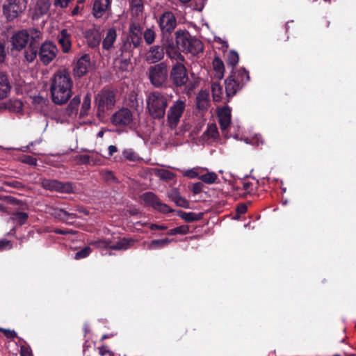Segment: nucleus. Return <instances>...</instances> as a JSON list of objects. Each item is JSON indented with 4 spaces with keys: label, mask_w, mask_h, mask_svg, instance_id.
I'll return each instance as SVG.
<instances>
[{
    "label": "nucleus",
    "mask_w": 356,
    "mask_h": 356,
    "mask_svg": "<svg viewBox=\"0 0 356 356\" xmlns=\"http://www.w3.org/2000/svg\"><path fill=\"white\" fill-rule=\"evenodd\" d=\"M81 103L79 95L74 96L65 109V114L70 118H74L78 114V108Z\"/></svg>",
    "instance_id": "nucleus-28"
},
{
    "label": "nucleus",
    "mask_w": 356,
    "mask_h": 356,
    "mask_svg": "<svg viewBox=\"0 0 356 356\" xmlns=\"http://www.w3.org/2000/svg\"><path fill=\"white\" fill-rule=\"evenodd\" d=\"M129 33L142 34L140 26L136 23H132L129 26Z\"/></svg>",
    "instance_id": "nucleus-56"
},
{
    "label": "nucleus",
    "mask_w": 356,
    "mask_h": 356,
    "mask_svg": "<svg viewBox=\"0 0 356 356\" xmlns=\"http://www.w3.org/2000/svg\"><path fill=\"white\" fill-rule=\"evenodd\" d=\"M164 49L169 58L175 59L177 61H184V58L179 52L177 48V44H175L172 42L165 44Z\"/></svg>",
    "instance_id": "nucleus-24"
},
{
    "label": "nucleus",
    "mask_w": 356,
    "mask_h": 356,
    "mask_svg": "<svg viewBox=\"0 0 356 356\" xmlns=\"http://www.w3.org/2000/svg\"><path fill=\"white\" fill-rule=\"evenodd\" d=\"M218 120L220 129L225 137H229L228 129L232 128L231 110L228 106H224L218 110Z\"/></svg>",
    "instance_id": "nucleus-15"
},
{
    "label": "nucleus",
    "mask_w": 356,
    "mask_h": 356,
    "mask_svg": "<svg viewBox=\"0 0 356 356\" xmlns=\"http://www.w3.org/2000/svg\"><path fill=\"white\" fill-rule=\"evenodd\" d=\"M164 47L161 45L151 46L144 54L143 59L148 64H157L164 58Z\"/></svg>",
    "instance_id": "nucleus-14"
},
{
    "label": "nucleus",
    "mask_w": 356,
    "mask_h": 356,
    "mask_svg": "<svg viewBox=\"0 0 356 356\" xmlns=\"http://www.w3.org/2000/svg\"><path fill=\"white\" fill-rule=\"evenodd\" d=\"M130 6L133 13L136 15H138L142 13L144 6L143 0H131Z\"/></svg>",
    "instance_id": "nucleus-45"
},
{
    "label": "nucleus",
    "mask_w": 356,
    "mask_h": 356,
    "mask_svg": "<svg viewBox=\"0 0 356 356\" xmlns=\"http://www.w3.org/2000/svg\"><path fill=\"white\" fill-rule=\"evenodd\" d=\"M86 38L88 44L91 47H97L101 42V35L99 31L95 29H88L86 32Z\"/></svg>",
    "instance_id": "nucleus-25"
},
{
    "label": "nucleus",
    "mask_w": 356,
    "mask_h": 356,
    "mask_svg": "<svg viewBox=\"0 0 356 356\" xmlns=\"http://www.w3.org/2000/svg\"><path fill=\"white\" fill-rule=\"evenodd\" d=\"M243 79L236 81L228 77L225 80V91L228 97H233L243 86L241 85Z\"/></svg>",
    "instance_id": "nucleus-21"
},
{
    "label": "nucleus",
    "mask_w": 356,
    "mask_h": 356,
    "mask_svg": "<svg viewBox=\"0 0 356 356\" xmlns=\"http://www.w3.org/2000/svg\"><path fill=\"white\" fill-rule=\"evenodd\" d=\"M5 46L3 44H0V64L2 63L6 58Z\"/></svg>",
    "instance_id": "nucleus-62"
},
{
    "label": "nucleus",
    "mask_w": 356,
    "mask_h": 356,
    "mask_svg": "<svg viewBox=\"0 0 356 356\" xmlns=\"http://www.w3.org/2000/svg\"><path fill=\"white\" fill-rule=\"evenodd\" d=\"M148 77L151 83L155 87L161 86L168 78V66L163 63H159L148 69Z\"/></svg>",
    "instance_id": "nucleus-5"
},
{
    "label": "nucleus",
    "mask_w": 356,
    "mask_h": 356,
    "mask_svg": "<svg viewBox=\"0 0 356 356\" xmlns=\"http://www.w3.org/2000/svg\"><path fill=\"white\" fill-rule=\"evenodd\" d=\"M211 92L213 100L220 102L222 99L223 90L222 87L218 82H213L211 85Z\"/></svg>",
    "instance_id": "nucleus-40"
},
{
    "label": "nucleus",
    "mask_w": 356,
    "mask_h": 356,
    "mask_svg": "<svg viewBox=\"0 0 356 356\" xmlns=\"http://www.w3.org/2000/svg\"><path fill=\"white\" fill-rule=\"evenodd\" d=\"M247 211V206L241 204L237 207L236 212L238 215L245 213Z\"/></svg>",
    "instance_id": "nucleus-64"
},
{
    "label": "nucleus",
    "mask_w": 356,
    "mask_h": 356,
    "mask_svg": "<svg viewBox=\"0 0 356 356\" xmlns=\"http://www.w3.org/2000/svg\"><path fill=\"white\" fill-rule=\"evenodd\" d=\"M32 102L37 108L41 109L44 106L47 105L48 100L47 98L38 95L32 97Z\"/></svg>",
    "instance_id": "nucleus-47"
},
{
    "label": "nucleus",
    "mask_w": 356,
    "mask_h": 356,
    "mask_svg": "<svg viewBox=\"0 0 356 356\" xmlns=\"http://www.w3.org/2000/svg\"><path fill=\"white\" fill-rule=\"evenodd\" d=\"M144 40L147 45H151L154 43L156 38V32L152 28L146 29L143 33Z\"/></svg>",
    "instance_id": "nucleus-43"
},
{
    "label": "nucleus",
    "mask_w": 356,
    "mask_h": 356,
    "mask_svg": "<svg viewBox=\"0 0 356 356\" xmlns=\"http://www.w3.org/2000/svg\"><path fill=\"white\" fill-rule=\"evenodd\" d=\"M21 356H33L31 350L29 347L22 346L20 348Z\"/></svg>",
    "instance_id": "nucleus-59"
},
{
    "label": "nucleus",
    "mask_w": 356,
    "mask_h": 356,
    "mask_svg": "<svg viewBox=\"0 0 356 356\" xmlns=\"http://www.w3.org/2000/svg\"><path fill=\"white\" fill-rule=\"evenodd\" d=\"M204 171H207V168L202 167H195L183 171V175L191 179L195 177L199 178L201 173L204 172Z\"/></svg>",
    "instance_id": "nucleus-41"
},
{
    "label": "nucleus",
    "mask_w": 356,
    "mask_h": 356,
    "mask_svg": "<svg viewBox=\"0 0 356 356\" xmlns=\"http://www.w3.org/2000/svg\"><path fill=\"white\" fill-rule=\"evenodd\" d=\"M73 81L66 70L56 72L51 79L50 92L52 101L58 105L68 102L72 95Z\"/></svg>",
    "instance_id": "nucleus-1"
},
{
    "label": "nucleus",
    "mask_w": 356,
    "mask_h": 356,
    "mask_svg": "<svg viewBox=\"0 0 356 356\" xmlns=\"http://www.w3.org/2000/svg\"><path fill=\"white\" fill-rule=\"evenodd\" d=\"M29 33L27 30H22L15 33L10 40L13 47L21 50L26 47L29 42Z\"/></svg>",
    "instance_id": "nucleus-16"
},
{
    "label": "nucleus",
    "mask_w": 356,
    "mask_h": 356,
    "mask_svg": "<svg viewBox=\"0 0 356 356\" xmlns=\"http://www.w3.org/2000/svg\"><path fill=\"white\" fill-rule=\"evenodd\" d=\"M58 44L63 53H68L72 47L71 32L66 29H62L57 36Z\"/></svg>",
    "instance_id": "nucleus-19"
},
{
    "label": "nucleus",
    "mask_w": 356,
    "mask_h": 356,
    "mask_svg": "<svg viewBox=\"0 0 356 356\" xmlns=\"http://www.w3.org/2000/svg\"><path fill=\"white\" fill-rule=\"evenodd\" d=\"M142 34L129 33L128 38L124 41L121 51H130L138 48L142 43Z\"/></svg>",
    "instance_id": "nucleus-18"
},
{
    "label": "nucleus",
    "mask_w": 356,
    "mask_h": 356,
    "mask_svg": "<svg viewBox=\"0 0 356 356\" xmlns=\"http://www.w3.org/2000/svg\"><path fill=\"white\" fill-rule=\"evenodd\" d=\"M38 55L37 47L33 44H29L24 51L25 60L29 63L33 62Z\"/></svg>",
    "instance_id": "nucleus-36"
},
{
    "label": "nucleus",
    "mask_w": 356,
    "mask_h": 356,
    "mask_svg": "<svg viewBox=\"0 0 356 356\" xmlns=\"http://www.w3.org/2000/svg\"><path fill=\"white\" fill-rule=\"evenodd\" d=\"M175 36L177 48L186 52L191 35L186 31L179 30L175 33Z\"/></svg>",
    "instance_id": "nucleus-23"
},
{
    "label": "nucleus",
    "mask_w": 356,
    "mask_h": 356,
    "mask_svg": "<svg viewBox=\"0 0 356 356\" xmlns=\"http://www.w3.org/2000/svg\"><path fill=\"white\" fill-rule=\"evenodd\" d=\"M173 240L170 238H162L152 240L149 243H145L147 244V249L149 250H159L163 248L170 243Z\"/></svg>",
    "instance_id": "nucleus-31"
},
{
    "label": "nucleus",
    "mask_w": 356,
    "mask_h": 356,
    "mask_svg": "<svg viewBox=\"0 0 356 356\" xmlns=\"http://www.w3.org/2000/svg\"><path fill=\"white\" fill-rule=\"evenodd\" d=\"M169 97L159 91L150 92L147 99V108L149 115L155 119L163 118L168 105Z\"/></svg>",
    "instance_id": "nucleus-2"
},
{
    "label": "nucleus",
    "mask_w": 356,
    "mask_h": 356,
    "mask_svg": "<svg viewBox=\"0 0 356 356\" xmlns=\"http://www.w3.org/2000/svg\"><path fill=\"white\" fill-rule=\"evenodd\" d=\"M91 248L89 246H86L81 250L76 252L74 259L79 260L87 257L91 253Z\"/></svg>",
    "instance_id": "nucleus-50"
},
{
    "label": "nucleus",
    "mask_w": 356,
    "mask_h": 356,
    "mask_svg": "<svg viewBox=\"0 0 356 356\" xmlns=\"http://www.w3.org/2000/svg\"><path fill=\"white\" fill-rule=\"evenodd\" d=\"M175 229L177 234H186L189 232V227L187 225H181Z\"/></svg>",
    "instance_id": "nucleus-57"
},
{
    "label": "nucleus",
    "mask_w": 356,
    "mask_h": 356,
    "mask_svg": "<svg viewBox=\"0 0 356 356\" xmlns=\"http://www.w3.org/2000/svg\"><path fill=\"white\" fill-rule=\"evenodd\" d=\"M154 173L156 177L164 181H170L175 178L173 172L162 168L155 169Z\"/></svg>",
    "instance_id": "nucleus-42"
},
{
    "label": "nucleus",
    "mask_w": 356,
    "mask_h": 356,
    "mask_svg": "<svg viewBox=\"0 0 356 356\" xmlns=\"http://www.w3.org/2000/svg\"><path fill=\"white\" fill-rule=\"evenodd\" d=\"M77 160L82 164L90 163V156L88 155H79L77 156Z\"/></svg>",
    "instance_id": "nucleus-61"
},
{
    "label": "nucleus",
    "mask_w": 356,
    "mask_h": 356,
    "mask_svg": "<svg viewBox=\"0 0 356 356\" xmlns=\"http://www.w3.org/2000/svg\"><path fill=\"white\" fill-rule=\"evenodd\" d=\"M157 23L162 34H171L177 26V19L172 12L167 10L159 16Z\"/></svg>",
    "instance_id": "nucleus-8"
},
{
    "label": "nucleus",
    "mask_w": 356,
    "mask_h": 356,
    "mask_svg": "<svg viewBox=\"0 0 356 356\" xmlns=\"http://www.w3.org/2000/svg\"><path fill=\"white\" fill-rule=\"evenodd\" d=\"M134 241L131 238H122L119 239L115 243H112L111 241L99 240L91 241L89 244L95 245L98 248H110L115 250H126L129 249L134 244Z\"/></svg>",
    "instance_id": "nucleus-7"
},
{
    "label": "nucleus",
    "mask_w": 356,
    "mask_h": 356,
    "mask_svg": "<svg viewBox=\"0 0 356 356\" xmlns=\"http://www.w3.org/2000/svg\"><path fill=\"white\" fill-rule=\"evenodd\" d=\"M122 155L125 159L130 161H138L140 159L139 155L131 148L124 149Z\"/></svg>",
    "instance_id": "nucleus-44"
},
{
    "label": "nucleus",
    "mask_w": 356,
    "mask_h": 356,
    "mask_svg": "<svg viewBox=\"0 0 356 356\" xmlns=\"http://www.w3.org/2000/svg\"><path fill=\"white\" fill-rule=\"evenodd\" d=\"M229 77L236 81L243 79L242 86H244L250 79L249 74L244 68L232 71Z\"/></svg>",
    "instance_id": "nucleus-32"
},
{
    "label": "nucleus",
    "mask_w": 356,
    "mask_h": 356,
    "mask_svg": "<svg viewBox=\"0 0 356 356\" xmlns=\"http://www.w3.org/2000/svg\"><path fill=\"white\" fill-rule=\"evenodd\" d=\"M90 57L88 55L85 54L82 56L77 61L76 67L74 70V74L77 76H83L90 67Z\"/></svg>",
    "instance_id": "nucleus-22"
},
{
    "label": "nucleus",
    "mask_w": 356,
    "mask_h": 356,
    "mask_svg": "<svg viewBox=\"0 0 356 356\" xmlns=\"http://www.w3.org/2000/svg\"><path fill=\"white\" fill-rule=\"evenodd\" d=\"M208 135L211 137L215 138L218 134V129L216 124H211L208 127Z\"/></svg>",
    "instance_id": "nucleus-55"
},
{
    "label": "nucleus",
    "mask_w": 356,
    "mask_h": 356,
    "mask_svg": "<svg viewBox=\"0 0 356 356\" xmlns=\"http://www.w3.org/2000/svg\"><path fill=\"white\" fill-rule=\"evenodd\" d=\"M91 107V95L87 93L83 99V102L80 111V117L83 118L88 114V111Z\"/></svg>",
    "instance_id": "nucleus-39"
},
{
    "label": "nucleus",
    "mask_w": 356,
    "mask_h": 356,
    "mask_svg": "<svg viewBox=\"0 0 356 356\" xmlns=\"http://www.w3.org/2000/svg\"><path fill=\"white\" fill-rule=\"evenodd\" d=\"M28 0H6L3 12L8 21L17 18L26 9Z\"/></svg>",
    "instance_id": "nucleus-6"
},
{
    "label": "nucleus",
    "mask_w": 356,
    "mask_h": 356,
    "mask_svg": "<svg viewBox=\"0 0 356 356\" xmlns=\"http://www.w3.org/2000/svg\"><path fill=\"white\" fill-rule=\"evenodd\" d=\"M10 91V86L7 77L0 74V99L5 98Z\"/></svg>",
    "instance_id": "nucleus-37"
},
{
    "label": "nucleus",
    "mask_w": 356,
    "mask_h": 356,
    "mask_svg": "<svg viewBox=\"0 0 356 356\" xmlns=\"http://www.w3.org/2000/svg\"><path fill=\"white\" fill-rule=\"evenodd\" d=\"M115 104V94L109 89H103L95 96V104L98 118H103L105 114L113 109Z\"/></svg>",
    "instance_id": "nucleus-3"
},
{
    "label": "nucleus",
    "mask_w": 356,
    "mask_h": 356,
    "mask_svg": "<svg viewBox=\"0 0 356 356\" xmlns=\"http://www.w3.org/2000/svg\"><path fill=\"white\" fill-rule=\"evenodd\" d=\"M42 185L47 190L60 193H70L74 191L73 184L70 182H61L56 179H44Z\"/></svg>",
    "instance_id": "nucleus-12"
},
{
    "label": "nucleus",
    "mask_w": 356,
    "mask_h": 356,
    "mask_svg": "<svg viewBox=\"0 0 356 356\" xmlns=\"http://www.w3.org/2000/svg\"><path fill=\"white\" fill-rule=\"evenodd\" d=\"M111 6L110 0H95L92 13L95 18H100L108 10Z\"/></svg>",
    "instance_id": "nucleus-20"
},
{
    "label": "nucleus",
    "mask_w": 356,
    "mask_h": 356,
    "mask_svg": "<svg viewBox=\"0 0 356 356\" xmlns=\"http://www.w3.org/2000/svg\"><path fill=\"white\" fill-rule=\"evenodd\" d=\"M50 6V0H36L32 10V18L33 19H38L41 17L47 15Z\"/></svg>",
    "instance_id": "nucleus-17"
},
{
    "label": "nucleus",
    "mask_w": 356,
    "mask_h": 356,
    "mask_svg": "<svg viewBox=\"0 0 356 356\" xmlns=\"http://www.w3.org/2000/svg\"><path fill=\"white\" fill-rule=\"evenodd\" d=\"M168 197L178 207L188 208L189 206L188 202L180 195L177 188H172L168 192Z\"/></svg>",
    "instance_id": "nucleus-26"
},
{
    "label": "nucleus",
    "mask_w": 356,
    "mask_h": 356,
    "mask_svg": "<svg viewBox=\"0 0 356 356\" xmlns=\"http://www.w3.org/2000/svg\"><path fill=\"white\" fill-rule=\"evenodd\" d=\"M149 229L151 230H154V229L165 230V229H167V227L163 225L151 224L149 225Z\"/></svg>",
    "instance_id": "nucleus-63"
},
{
    "label": "nucleus",
    "mask_w": 356,
    "mask_h": 356,
    "mask_svg": "<svg viewBox=\"0 0 356 356\" xmlns=\"http://www.w3.org/2000/svg\"><path fill=\"white\" fill-rule=\"evenodd\" d=\"M27 31L29 33V44L36 47V44L42 40V32L37 29H31Z\"/></svg>",
    "instance_id": "nucleus-34"
},
{
    "label": "nucleus",
    "mask_w": 356,
    "mask_h": 356,
    "mask_svg": "<svg viewBox=\"0 0 356 356\" xmlns=\"http://www.w3.org/2000/svg\"><path fill=\"white\" fill-rule=\"evenodd\" d=\"M52 214L56 217L66 222H72L76 218L75 214L70 213L63 209H55Z\"/></svg>",
    "instance_id": "nucleus-33"
},
{
    "label": "nucleus",
    "mask_w": 356,
    "mask_h": 356,
    "mask_svg": "<svg viewBox=\"0 0 356 356\" xmlns=\"http://www.w3.org/2000/svg\"><path fill=\"white\" fill-rule=\"evenodd\" d=\"M142 200L144 202L152 207L155 210H157L162 213H170L172 210L166 204L162 203L158 197L152 192H146L141 196Z\"/></svg>",
    "instance_id": "nucleus-13"
},
{
    "label": "nucleus",
    "mask_w": 356,
    "mask_h": 356,
    "mask_svg": "<svg viewBox=\"0 0 356 356\" xmlns=\"http://www.w3.org/2000/svg\"><path fill=\"white\" fill-rule=\"evenodd\" d=\"M58 48L52 42H43L38 51L40 61L45 65L49 64L56 56Z\"/></svg>",
    "instance_id": "nucleus-10"
},
{
    "label": "nucleus",
    "mask_w": 356,
    "mask_h": 356,
    "mask_svg": "<svg viewBox=\"0 0 356 356\" xmlns=\"http://www.w3.org/2000/svg\"><path fill=\"white\" fill-rule=\"evenodd\" d=\"M21 161L24 163L35 166L37 165V159L31 156L25 155L22 157Z\"/></svg>",
    "instance_id": "nucleus-51"
},
{
    "label": "nucleus",
    "mask_w": 356,
    "mask_h": 356,
    "mask_svg": "<svg viewBox=\"0 0 356 356\" xmlns=\"http://www.w3.org/2000/svg\"><path fill=\"white\" fill-rule=\"evenodd\" d=\"M0 332H3L8 339H14L17 337V332L15 330L0 327Z\"/></svg>",
    "instance_id": "nucleus-52"
},
{
    "label": "nucleus",
    "mask_w": 356,
    "mask_h": 356,
    "mask_svg": "<svg viewBox=\"0 0 356 356\" xmlns=\"http://www.w3.org/2000/svg\"><path fill=\"white\" fill-rule=\"evenodd\" d=\"M239 60V57L237 52L234 51H231L228 54L227 57V64L232 67H234L237 65Z\"/></svg>",
    "instance_id": "nucleus-49"
},
{
    "label": "nucleus",
    "mask_w": 356,
    "mask_h": 356,
    "mask_svg": "<svg viewBox=\"0 0 356 356\" xmlns=\"http://www.w3.org/2000/svg\"><path fill=\"white\" fill-rule=\"evenodd\" d=\"M195 5L193 9L197 11H202L207 0H194Z\"/></svg>",
    "instance_id": "nucleus-54"
},
{
    "label": "nucleus",
    "mask_w": 356,
    "mask_h": 356,
    "mask_svg": "<svg viewBox=\"0 0 356 356\" xmlns=\"http://www.w3.org/2000/svg\"><path fill=\"white\" fill-rule=\"evenodd\" d=\"M196 105L200 110H207L209 106V94L207 90H201L196 97Z\"/></svg>",
    "instance_id": "nucleus-29"
},
{
    "label": "nucleus",
    "mask_w": 356,
    "mask_h": 356,
    "mask_svg": "<svg viewBox=\"0 0 356 356\" xmlns=\"http://www.w3.org/2000/svg\"><path fill=\"white\" fill-rule=\"evenodd\" d=\"M181 217L186 222H193L200 220L202 218V213H195L193 212H184Z\"/></svg>",
    "instance_id": "nucleus-46"
},
{
    "label": "nucleus",
    "mask_w": 356,
    "mask_h": 356,
    "mask_svg": "<svg viewBox=\"0 0 356 356\" xmlns=\"http://www.w3.org/2000/svg\"><path fill=\"white\" fill-rule=\"evenodd\" d=\"M117 33L113 28L109 29L102 41V47L105 50L111 49L116 40Z\"/></svg>",
    "instance_id": "nucleus-27"
},
{
    "label": "nucleus",
    "mask_w": 356,
    "mask_h": 356,
    "mask_svg": "<svg viewBox=\"0 0 356 356\" xmlns=\"http://www.w3.org/2000/svg\"><path fill=\"white\" fill-rule=\"evenodd\" d=\"M182 62L177 61L172 67L170 73L172 81L177 87L185 85L188 80L186 69Z\"/></svg>",
    "instance_id": "nucleus-11"
},
{
    "label": "nucleus",
    "mask_w": 356,
    "mask_h": 356,
    "mask_svg": "<svg viewBox=\"0 0 356 356\" xmlns=\"http://www.w3.org/2000/svg\"><path fill=\"white\" fill-rule=\"evenodd\" d=\"M203 184L201 182L195 183L192 186V191L195 194H198L202 192Z\"/></svg>",
    "instance_id": "nucleus-60"
},
{
    "label": "nucleus",
    "mask_w": 356,
    "mask_h": 356,
    "mask_svg": "<svg viewBox=\"0 0 356 356\" xmlns=\"http://www.w3.org/2000/svg\"><path fill=\"white\" fill-rule=\"evenodd\" d=\"M12 248L10 241L8 240H1L0 241V251L3 250H9Z\"/></svg>",
    "instance_id": "nucleus-58"
},
{
    "label": "nucleus",
    "mask_w": 356,
    "mask_h": 356,
    "mask_svg": "<svg viewBox=\"0 0 356 356\" xmlns=\"http://www.w3.org/2000/svg\"><path fill=\"white\" fill-rule=\"evenodd\" d=\"M213 70L215 71V76L218 79H222L224 76L225 67L223 62L219 58H215L213 61Z\"/></svg>",
    "instance_id": "nucleus-35"
},
{
    "label": "nucleus",
    "mask_w": 356,
    "mask_h": 356,
    "mask_svg": "<svg viewBox=\"0 0 356 356\" xmlns=\"http://www.w3.org/2000/svg\"><path fill=\"white\" fill-rule=\"evenodd\" d=\"M12 218L19 225H23L28 218V214L24 212H16L13 214Z\"/></svg>",
    "instance_id": "nucleus-48"
},
{
    "label": "nucleus",
    "mask_w": 356,
    "mask_h": 356,
    "mask_svg": "<svg viewBox=\"0 0 356 356\" xmlns=\"http://www.w3.org/2000/svg\"><path fill=\"white\" fill-rule=\"evenodd\" d=\"M186 107V100L184 98L177 99L170 106L167 112V124L171 130L178 127Z\"/></svg>",
    "instance_id": "nucleus-4"
},
{
    "label": "nucleus",
    "mask_w": 356,
    "mask_h": 356,
    "mask_svg": "<svg viewBox=\"0 0 356 356\" xmlns=\"http://www.w3.org/2000/svg\"><path fill=\"white\" fill-rule=\"evenodd\" d=\"M203 50V44L202 42L196 38H192L188 42L186 53H190L193 55H197Z\"/></svg>",
    "instance_id": "nucleus-30"
},
{
    "label": "nucleus",
    "mask_w": 356,
    "mask_h": 356,
    "mask_svg": "<svg viewBox=\"0 0 356 356\" xmlns=\"http://www.w3.org/2000/svg\"><path fill=\"white\" fill-rule=\"evenodd\" d=\"M245 142L247 143H251L255 145H259L263 143L261 136L260 135H255L251 140H249L248 138H246Z\"/></svg>",
    "instance_id": "nucleus-53"
},
{
    "label": "nucleus",
    "mask_w": 356,
    "mask_h": 356,
    "mask_svg": "<svg viewBox=\"0 0 356 356\" xmlns=\"http://www.w3.org/2000/svg\"><path fill=\"white\" fill-rule=\"evenodd\" d=\"M205 172V173H201L200 176L199 177V179L207 184H212L215 183L218 179L217 174L214 172L209 171L208 169L207 171Z\"/></svg>",
    "instance_id": "nucleus-38"
},
{
    "label": "nucleus",
    "mask_w": 356,
    "mask_h": 356,
    "mask_svg": "<svg viewBox=\"0 0 356 356\" xmlns=\"http://www.w3.org/2000/svg\"><path fill=\"white\" fill-rule=\"evenodd\" d=\"M134 115L132 112L123 108L113 114L111 121L115 126L131 127L134 124Z\"/></svg>",
    "instance_id": "nucleus-9"
}]
</instances>
